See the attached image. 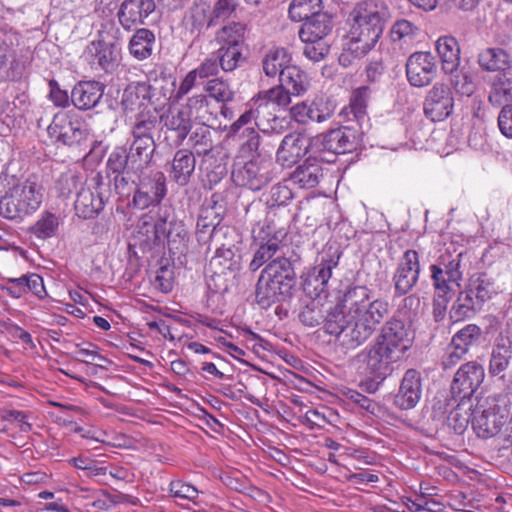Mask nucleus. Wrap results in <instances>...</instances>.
Masks as SVG:
<instances>
[{
    "instance_id": "4d7b16f0",
    "label": "nucleus",
    "mask_w": 512,
    "mask_h": 512,
    "mask_svg": "<svg viewBox=\"0 0 512 512\" xmlns=\"http://www.w3.org/2000/svg\"><path fill=\"white\" fill-rule=\"evenodd\" d=\"M300 322L310 328L317 327L321 323H325V318L322 308L315 299L304 306L298 315Z\"/></svg>"
},
{
    "instance_id": "4c0bfd02",
    "label": "nucleus",
    "mask_w": 512,
    "mask_h": 512,
    "mask_svg": "<svg viewBox=\"0 0 512 512\" xmlns=\"http://www.w3.org/2000/svg\"><path fill=\"white\" fill-rule=\"evenodd\" d=\"M291 56L282 47L272 48L266 52L262 59V69L267 77H280L282 70L290 66Z\"/></svg>"
},
{
    "instance_id": "37998d69",
    "label": "nucleus",
    "mask_w": 512,
    "mask_h": 512,
    "mask_svg": "<svg viewBox=\"0 0 512 512\" xmlns=\"http://www.w3.org/2000/svg\"><path fill=\"white\" fill-rule=\"evenodd\" d=\"M60 226L58 216L50 211H44L41 217L29 228L36 238L46 240L57 235Z\"/></svg>"
},
{
    "instance_id": "774afa93",
    "label": "nucleus",
    "mask_w": 512,
    "mask_h": 512,
    "mask_svg": "<svg viewBox=\"0 0 512 512\" xmlns=\"http://www.w3.org/2000/svg\"><path fill=\"white\" fill-rule=\"evenodd\" d=\"M468 352V350L451 340V343L447 348V352L442 360L443 368L450 369L454 367L464 359Z\"/></svg>"
},
{
    "instance_id": "f03ea898",
    "label": "nucleus",
    "mask_w": 512,
    "mask_h": 512,
    "mask_svg": "<svg viewBox=\"0 0 512 512\" xmlns=\"http://www.w3.org/2000/svg\"><path fill=\"white\" fill-rule=\"evenodd\" d=\"M412 337L405 323L396 317L386 321L375 343L366 351V371L371 378L382 382L393 371V363L404 357Z\"/></svg>"
},
{
    "instance_id": "bf43d9fd",
    "label": "nucleus",
    "mask_w": 512,
    "mask_h": 512,
    "mask_svg": "<svg viewBox=\"0 0 512 512\" xmlns=\"http://www.w3.org/2000/svg\"><path fill=\"white\" fill-rule=\"evenodd\" d=\"M260 98L266 100L265 105H276L284 108L291 103L292 94L280 83L266 91L260 92Z\"/></svg>"
},
{
    "instance_id": "bb28decb",
    "label": "nucleus",
    "mask_w": 512,
    "mask_h": 512,
    "mask_svg": "<svg viewBox=\"0 0 512 512\" xmlns=\"http://www.w3.org/2000/svg\"><path fill=\"white\" fill-rule=\"evenodd\" d=\"M472 416V427L477 436L483 439L497 435L505 423L504 416L495 409L475 410Z\"/></svg>"
},
{
    "instance_id": "09e8293b",
    "label": "nucleus",
    "mask_w": 512,
    "mask_h": 512,
    "mask_svg": "<svg viewBox=\"0 0 512 512\" xmlns=\"http://www.w3.org/2000/svg\"><path fill=\"white\" fill-rule=\"evenodd\" d=\"M322 0H292L288 13L291 20L301 22L307 17L321 13L323 9Z\"/></svg>"
},
{
    "instance_id": "6e6d98bb",
    "label": "nucleus",
    "mask_w": 512,
    "mask_h": 512,
    "mask_svg": "<svg viewBox=\"0 0 512 512\" xmlns=\"http://www.w3.org/2000/svg\"><path fill=\"white\" fill-rule=\"evenodd\" d=\"M304 44L303 54L313 62L323 60L330 51V43L328 39H309L301 40Z\"/></svg>"
},
{
    "instance_id": "c756f323",
    "label": "nucleus",
    "mask_w": 512,
    "mask_h": 512,
    "mask_svg": "<svg viewBox=\"0 0 512 512\" xmlns=\"http://www.w3.org/2000/svg\"><path fill=\"white\" fill-rule=\"evenodd\" d=\"M196 165L194 153L188 149H179L172 160L170 177L180 186L190 182Z\"/></svg>"
},
{
    "instance_id": "a878e982",
    "label": "nucleus",
    "mask_w": 512,
    "mask_h": 512,
    "mask_svg": "<svg viewBox=\"0 0 512 512\" xmlns=\"http://www.w3.org/2000/svg\"><path fill=\"white\" fill-rule=\"evenodd\" d=\"M104 90L99 81H79L71 91V103L79 110H90L98 105Z\"/></svg>"
},
{
    "instance_id": "69168bd1",
    "label": "nucleus",
    "mask_w": 512,
    "mask_h": 512,
    "mask_svg": "<svg viewBox=\"0 0 512 512\" xmlns=\"http://www.w3.org/2000/svg\"><path fill=\"white\" fill-rule=\"evenodd\" d=\"M81 185L80 178L75 174H62L56 181V190L59 196L68 198L73 192H77Z\"/></svg>"
},
{
    "instance_id": "393cba45",
    "label": "nucleus",
    "mask_w": 512,
    "mask_h": 512,
    "mask_svg": "<svg viewBox=\"0 0 512 512\" xmlns=\"http://www.w3.org/2000/svg\"><path fill=\"white\" fill-rule=\"evenodd\" d=\"M422 394L420 372L408 369L401 380L399 391L395 396V404L404 410L411 409L419 402Z\"/></svg>"
},
{
    "instance_id": "2f4dec72",
    "label": "nucleus",
    "mask_w": 512,
    "mask_h": 512,
    "mask_svg": "<svg viewBox=\"0 0 512 512\" xmlns=\"http://www.w3.org/2000/svg\"><path fill=\"white\" fill-rule=\"evenodd\" d=\"M156 144L153 137L134 138L127 153L130 157L131 167L139 170L149 169Z\"/></svg>"
},
{
    "instance_id": "2eb2a0df",
    "label": "nucleus",
    "mask_w": 512,
    "mask_h": 512,
    "mask_svg": "<svg viewBox=\"0 0 512 512\" xmlns=\"http://www.w3.org/2000/svg\"><path fill=\"white\" fill-rule=\"evenodd\" d=\"M154 229L157 238L162 235L167 239L169 251L182 253L187 248L189 233L185 224L174 216L171 217L167 209L159 213Z\"/></svg>"
},
{
    "instance_id": "f704fd0d",
    "label": "nucleus",
    "mask_w": 512,
    "mask_h": 512,
    "mask_svg": "<svg viewBox=\"0 0 512 512\" xmlns=\"http://www.w3.org/2000/svg\"><path fill=\"white\" fill-rule=\"evenodd\" d=\"M512 357V336L500 335L493 348L489 371L496 376L505 371Z\"/></svg>"
},
{
    "instance_id": "423d86ee",
    "label": "nucleus",
    "mask_w": 512,
    "mask_h": 512,
    "mask_svg": "<svg viewBox=\"0 0 512 512\" xmlns=\"http://www.w3.org/2000/svg\"><path fill=\"white\" fill-rule=\"evenodd\" d=\"M266 224L260 227L257 232L256 229L252 230L258 248L254 252L253 259L249 264L251 271H257L265 263L272 261L274 256L283 255L288 246L282 244V239L286 236V231L278 228L274 221L268 216Z\"/></svg>"
},
{
    "instance_id": "cd10ccee",
    "label": "nucleus",
    "mask_w": 512,
    "mask_h": 512,
    "mask_svg": "<svg viewBox=\"0 0 512 512\" xmlns=\"http://www.w3.org/2000/svg\"><path fill=\"white\" fill-rule=\"evenodd\" d=\"M302 22L298 31L300 40L327 39L333 29L332 17L326 12L316 13Z\"/></svg>"
},
{
    "instance_id": "dca6fc26",
    "label": "nucleus",
    "mask_w": 512,
    "mask_h": 512,
    "mask_svg": "<svg viewBox=\"0 0 512 512\" xmlns=\"http://www.w3.org/2000/svg\"><path fill=\"white\" fill-rule=\"evenodd\" d=\"M297 281L289 279L264 280L258 279L255 289V300L263 309H268L273 304L284 302L293 296Z\"/></svg>"
},
{
    "instance_id": "a18cd8bd",
    "label": "nucleus",
    "mask_w": 512,
    "mask_h": 512,
    "mask_svg": "<svg viewBox=\"0 0 512 512\" xmlns=\"http://www.w3.org/2000/svg\"><path fill=\"white\" fill-rule=\"evenodd\" d=\"M142 170L132 168L124 173L115 175L113 178L114 189L121 198L133 197L137 190V181L141 177Z\"/></svg>"
},
{
    "instance_id": "7ed1b4c3",
    "label": "nucleus",
    "mask_w": 512,
    "mask_h": 512,
    "mask_svg": "<svg viewBox=\"0 0 512 512\" xmlns=\"http://www.w3.org/2000/svg\"><path fill=\"white\" fill-rule=\"evenodd\" d=\"M389 310H381L378 304L368 312L345 314L343 307L335 305L327 311L324 331L335 336L336 342L347 350L364 344L388 316Z\"/></svg>"
},
{
    "instance_id": "c03bdc74",
    "label": "nucleus",
    "mask_w": 512,
    "mask_h": 512,
    "mask_svg": "<svg viewBox=\"0 0 512 512\" xmlns=\"http://www.w3.org/2000/svg\"><path fill=\"white\" fill-rule=\"evenodd\" d=\"M246 25L232 21L216 33V41L220 46H244Z\"/></svg>"
},
{
    "instance_id": "72a5a7b5",
    "label": "nucleus",
    "mask_w": 512,
    "mask_h": 512,
    "mask_svg": "<svg viewBox=\"0 0 512 512\" xmlns=\"http://www.w3.org/2000/svg\"><path fill=\"white\" fill-rule=\"evenodd\" d=\"M220 219L216 215L213 207L202 208L196 223V239L200 245H206L213 236L220 232L218 228Z\"/></svg>"
},
{
    "instance_id": "4468645a",
    "label": "nucleus",
    "mask_w": 512,
    "mask_h": 512,
    "mask_svg": "<svg viewBox=\"0 0 512 512\" xmlns=\"http://www.w3.org/2000/svg\"><path fill=\"white\" fill-rule=\"evenodd\" d=\"M47 133L55 142L66 146H80L88 137L84 122L66 116H55L47 128Z\"/></svg>"
},
{
    "instance_id": "39448f33",
    "label": "nucleus",
    "mask_w": 512,
    "mask_h": 512,
    "mask_svg": "<svg viewBox=\"0 0 512 512\" xmlns=\"http://www.w3.org/2000/svg\"><path fill=\"white\" fill-rule=\"evenodd\" d=\"M363 132L356 127L343 126L312 137L313 157L333 162L337 154L352 152L362 140Z\"/></svg>"
},
{
    "instance_id": "e2e57ef3",
    "label": "nucleus",
    "mask_w": 512,
    "mask_h": 512,
    "mask_svg": "<svg viewBox=\"0 0 512 512\" xmlns=\"http://www.w3.org/2000/svg\"><path fill=\"white\" fill-rule=\"evenodd\" d=\"M481 336V329L475 324H468L461 330H459L452 338L454 343L462 346L466 350H470L474 346Z\"/></svg>"
},
{
    "instance_id": "a211bd4d",
    "label": "nucleus",
    "mask_w": 512,
    "mask_h": 512,
    "mask_svg": "<svg viewBox=\"0 0 512 512\" xmlns=\"http://www.w3.org/2000/svg\"><path fill=\"white\" fill-rule=\"evenodd\" d=\"M437 73L435 57L430 52H415L406 62V75L409 83L423 87L432 82Z\"/></svg>"
},
{
    "instance_id": "6e6552de",
    "label": "nucleus",
    "mask_w": 512,
    "mask_h": 512,
    "mask_svg": "<svg viewBox=\"0 0 512 512\" xmlns=\"http://www.w3.org/2000/svg\"><path fill=\"white\" fill-rule=\"evenodd\" d=\"M273 163L259 155L247 162L233 164L231 179L236 186L259 191L272 182Z\"/></svg>"
},
{
    "instance_id": "338daca9",
    "label": "nucleus",
    "mask_w": 512,
    "mask_h": 512,
    "mask_svg": "<svg viewBox=\"0 0 512 512\" xmlns=\"http://www.w3.org/2000/svg\"><path fill=\"white\" fill-rule=\"evenodd\" d=\"M209 6L205 3L195 4L190 9L189 21L191 22L192 28L200 31L204 26L208 25L210 18Z\"/></svg>"
},
{
    "instance_id": "603ef678",
    "label": "nucleus",
    "mask_w": 512,
    "mask_h": 512,
    "mask_svg": "<svg viewBox=\"0 0 512 512\" xmlns=\"http://www.w3.org/2000/svg\"><path fill=\"white\" fill-rule=\"evenodd\" d=\"M489 101L494 104L512 102V72H505L494 81Z\"/></svg>"
},
{
    "instance_id": "412c9836",
    "label": "nucleus",
    "mask_w": 512,
    "mask_h": 512,
    "mask_svg": "<svg viewBox=\"0 0 512 512\" xmlns=\"http://www.w3.org/2000/svg\"><path fill=\"white\" fill-rule=\"evenodd\" d=\"M290 114L299 124H308L310 122L321 123L332 116L333 108L329 101L323 97H316L310 103L307 101L297 103L291 107Z\"/></svg>"
},
{
    "instance_id": "9d476101",
    "label": "nucleus",
    "mask_w": 512,
    "mask_h": 512,
    "mask_svg": "<svg viewBox=\"0 0 512 512\" xmlns=\"http://www.w3.org/2000/svg\"><path fill=\"white\" fill-rule=\"evenodd\" d=\"M120 29L114 21L102 24L99 38L88 46V51L95 57L99 66L106 72L117 66L119 51L117 42L120 39Z\"/></svg>"
},
{
    "instance_id": "473e14b6",
    "label": "nucleus",
    "mask_w": 512,
    "mask_h": 512,
    "mask_svg": "<svg viewBox=\"0 0 512 512\" xmlns=\"http://www.w3.org/2000/svg\"><path fill=\"white\" fill-rule=\"evenodd\" d=\"M436 50L441 60L442 70L453 74L460 64V47L452 36L440 37L436 42Z\"/></svg>"
},
{
    "instance_id": "680f3d73",
    "label": "nucleus",
    "mask_w": 512,
    "mask_h": 512,
    "mask_svg": "<svg viewBox=\"0 0 512 512\" xmlns=\"http://www.w3.org/2000/svg\"><path fill=\"white\" fill-rule=\"evenodd\" d=\"M156 115L150 112L140 113L132 127V135L134 138L153 137L152 131L156 128Z\"/></svg>"
},
{
    "instance_id": "0eeeda50",
    "label": "nucleus",
    "mask_w": 512,
    "mask_h": 512,
    "mask_svg": "<svg viewBox=\"0 0 512 512\" xmlns=\"http://www.w3.org/2000/svg\"><path fill=\"white\" fill-rule=\"evenodd\" d=\"M341 251L335 244H326L320 253L319 263L307 274L303 281V291L310 299H316L326 292L332 270L337 267Z\"/></svg>"
},
{
    "instance_id": "0e129e2a",
    "label": "nucleus",
    "mask_w": 512,
    "mask_h": 512,
    "mask_svg": "<svg viewBox=\"0 0 512 512\" xmlns=\"http://www.w3.org/2000/svg\"><path fill=\"white\" fill-rule=\"evenodd\" d=\"M238 0H217L210 13L208 25L213 26L217 21L229 18L236 10Z\"/></svg>"
},
{
    "instance_id": "de8ad7c7",
    "label": "nucleus",
    "mask_w": 512,
    "mask_h": 512,
    "mask_svg": "<svg viewBox=\"0 0 512 512\" xmlns=\"http://www.w3.org/2000/svg\"><path fill=\"white\" fill-rule=\"evenodd\" d=\"M189 141L192 147L196 149L198 155H207L213 147L211 127L206 125V122H199L190 131Z\"/></svg>"
},
{
    "instance_id": "7c9ffc66",
    "label": "nucleus",
    "mask_w": 512,
    "mask_h": 512,
    "mask_svg": "<svg viewBox=\"0 0 512 512\" xmlns=\"http://www.w3.org/2000/svg\"><path fill=\"white\" fill-rule=\"evenodd\" d=\"M318 159L309 156L303 164L293 171L290 180L300 188L310 189L316 187L323 177V169Z\"/></svg>"
},
{
    "instance_id": "052dcab7",
    "label": "nucleus",
    "mask_w": 512,
    "mask_h": 512,
    "mask_svg": "<svg viewBox=\"0 0 512 512\" xmlns=\"http://www.w3.org/2000/svg\"><path fill=\"white\" fill-rule=\"evenodd\" d=\"M130 165V157L124 147H116L107 159V169L115 175L126 172Z\"/></svg>"
},
{
    "instance_id": "f257e3e1",
    "label": "nucleus",
    "mask_w": 512,
    "mask_h": 512,
    "mask_svg": "<svg viewBox=\"0 0 512 512\" xmlns=\"http://www.w3.org/2000/svg\"><path fill=\"white\" fill-rule=\"evenodd\" d=\"M350 17L353 23L343 38L339 56V63L345 67L365 56L378 43L387 23L388 9L380 0H363L354 6Z\"/></svg>"
},
{
    "instance_id": "13d9d810",
    "label": "nucleus",
    "mask_w": 512,
    "mask_h": 512,
    "mask_svg": "<svg viewBox=\"0 0 512 512\" xmlns=\"http://www.w3.org/2000/svg\"><path fill=\"white\" fill-rule=\"evenodd\" d=\"M205 91L217 102L226 103L234 98V91L230 88V85L220 78L209 80L206 83Z\"/></svg>"
},
{
    "instance_id": "ea45409f",
    "label": "nucleus",
    "mask_w": 512,
    "mask_h": 512,
    "mask_svg": "<svg viewBox=\"0 0 512 512\" xmlns=\"http://www.w3.org/2000/svg\"><path fill=\"white\" fill-rule=\"evenodd\" d=\"M478 63L486 71L505 70L510 66L511 57L502 48H486L479 53Z\"/></svg>"
},
{
    "instance_id": "49530a36",
    "label": "nucleus",
    "mask_w": 512,
    "mask_h": 512,
    "mask_svg": "<svg viewBox=\"0 0 512 512\" xmlns=\"http://www.w3.org/2000/svg\"><path fill=\"white\" fill-rule=\"evenodd\" d=\"M370 96V89L366 86H362L353 91L352 96L350 98L349 103V112L347 114H351L355 121L359 126V130L361 129L362 123L367 118V103Z\"/></svg>"
},
{
    "instance_id": "f8f14e48",
    "label": "nucleus",
    "mask_w": 512,
    "mask_h": 512,
    "mask_svg": "<svg viewBox=\"0 0 512 512\" xmlns=\"http://www.w3.org/2000/svg\"><path fill=\"white\" fill-rule=\"evenodd\" d=\"M483 379L484 369L479 363L469 361L463 364L456 372L451 383V400H470V397L481 385Z\"/></svg>"
},
{
    "instance_id": "aec40b11",
    "label": "nucleus",
    "mask_w": 512,
    "mask_h": 512,
    "mask_svg": "<svg viewBox=\"0 0 512 512\" xmlns=\"http://www.w3.org/2000/svg\"><path fill=\"white\" fill-rule=\"evenodd\" d=\"M154 0H123L117 12L119 24L126 31L144 25L145 20L155 11Z\"/></svg>"
},
{
    "instance_id": "f3484780",
    "label": "nucleus",
    "mask_w": 512,
    "mask_h": 512,
    "mask_svg": "<svg viewBox=\"0 0 512 512\" xmlns=\"http://www.w3.org/2000/svg\"><path fill=\"white\" fill-rule=\"evenodd\" d=\"M454 108L451 89L442 83H436L427 93L424 101V113L431 121H443L448 118Z\"/></svg>"
},
{
    "instance_id": "1a4fd4ad",
    "label": "nucleus",
    "mask_w": 512,
    "mask_h": 512,
    "mask_svg": "<svg viewBox=\"0 0 512 512\" xmlns=\"http://www.w3.org/2000/svg\"><path fill=\"white\" fill-rule=\"evenodd\" d=\"M167 194L166 176L158 170H142L141 177L137 181V190L128 207L136 210H144L150 206L161 203Z\"/></svg>"
},
{
    "instance_id": "b1692460",
    "label": "nucleus",
    "mask_w": 512,
    "mask_h": 512,
    "mask_svg": "<svg viewBox=\"0 0 512 512\" xmlns=\"http://www.w3.org/2000/svg\"><path fill=\"white\" fill-rule=\"evenodd\" d=\"M371 291L366 286L350 287L343 296L344 307L347 308L345 314H358L368 312L375 304L379 305L381 310H389V303L384 299H375L370 301Z\"/></svg>"
},
{
    "instance_id": "79ce46f5",
    "label": "nucleus",
    "mask_w": 512,
    "mask_h": 512,
    "mask_svg": "<svg viewBox=\"0 0 512 512\" xmlns=\"http://www.w3.org/2000/svg\"><path fill=\"white\" fill-rule=\"evenodd\" d=\"M467 285L483 305L498 293L494 279L485 272L473 274Z\"/></svg>"
},
{
    "instance_id": "c9c22d12",
    "label": "nucleus",
    "mask_w": 512,
    "mask_h": 512,
    "mask_svg": "<svg viewBox=\"0 0 512 512\" xmlns=\"http://www.w3.org/2000/svg\"><path fill=\"white\" fill-rule=\"evenodd\" d=\"M165 127L175 133V142L181 145L192 130V119L182 107L170 110L165 118Z\"/></svg>"
},
{
    "instance_id": "5fc2aeb1",
    "label": "nucleus",
    "mask_w": 512,
    "mask_h": 512,
    "mask_svg": "<svg viewBox=\"0 0 512 512\" xmlns=\"http://www.w3.org/2000/svg\"><path fill=\"white\" fill-rule=\"evenodd\" d=\"M450 84L456 93L462 96H471L476 89L473 77L469 71L458 69L451 74Z\"/></svg>"
},
{
    "instance_id": "5701e85b",
    "label": "nucleus",
    "mask_w": 512,
    "mask_h": 512,
    "mask_svg": "<svg viewBox=\"0 0 512 512\" xmlns=\"http://www.w3.org/2000/svg\"><path fill=\"white\" fill-rule=\"evenodd\" d=\"M455 407L449 412L446 417V423L449 428H451L455 434L461 435L465 432L468 427L470 421V415L467 410L462 412V406L465 404V401H453L449 400L447 396L438 397L433 404V413L434 417L444 416L447 412V407L455 404Z\"/></svg>"
},
{
    "instance_id": "c85d7f7f",
    "label": "nucleus",
    "mask_w": 512,
    "mask_h": 512,
    "mask_svg": "<svg viewBox=\"0 0 512 512\" xmlns=\"http://www.w3.org/2000/svg\"><path fill=\"white\" fill-rule=\"evenodd\" d=\"M483 306L484 305L474 294L473 289L467 285L466 288L458 294L457 299L452 305L449 312L450 318L453 322L472 318Z\"/></svg>"
},
{
    "instance_id": "58836bf2",
    "label": "nucleus",
    "mask_w": 512,
    "mask_h": 512,
    "mask_svg": "<svg viewBox=\"0 0 512 512\" xmlns=\"http://www.w3.org/2000/svg\"><path fill=\"white\" fill-rule=\"evenodd\" d=\"M156 38L154 33L146 28L137 29L129 42L130 54L138 59L144 60L152 55Z\"/></svg>"
},
{
    "instance_id": "8fccbe9b",
    "label": "nucleus",
    "mask_w": 512,
    "mask_h": 512,
    "mask_svg": "<svg viewBox=\"0 0 512 512\" xmlns=\"http://www.w3.org/2000/svg\"><path fill=\"white\" fill-rule=\"evenodd\" d=\"M181 107L186 110L192 120L198 122L209 121V116L212 114L208 97L205 94L189 97L186 104Z\"/></svg>"
},
{
    "instance_id": "6ab92c4d",
    "label": "nucleus",
    "mask_w": 512,
    "mask_h": 512,
    "mask_svg": "<svg viewBox=\"0 0 512 512\" xmlns=\"http://www.w3.org/2000/svg\"><path fill=\"white\" fill-rule=\"evenodd\" d=\"M307 153L313 156L312 138L300 133H289L281 141L276 152V161L283 167H291Z\"/></svg>"
},
{
    "instance_id": "9b49d317",
    "label": "nucleus",
    "mask_w": 512,
    "mask_h": 512,
    "mask_svg": "<svg viewBox=\"0 0 512 512\" xmlns=\"http://www.w3.org/2000/svg\"><path fill=\"white\" fill-rule=\"evenodd\" d=\"M94 190L89 187H81L77 191L74 203L75 213L83 219L95 218L103 209L109 199V191L103 183L100 174L93 177Z\"/></svg>"
},
{
    "instance_id": "20e7f679",
    "label": "nucleus",
    "mask_w": 512,
    "mask_h": 512,
    "mask_svg": "<svg viewBox=\"0 0 512 512\" xmlns=\"http://www.w3.org/2000/svg\"><path fill=\"white\" fill-rule=\"evenodd\" d=\"M44 188L36 177H29L10 187L0 199V215L9 220L22 221L41 206Z\"/></svg>"
},
{
    "instance_id": "ddd939ff",
    "label": "nucleus",
    "mask_w": 512,
    "mask_h": 512,
    "mask_svg": "<svg viewBox=\"0 0 512 512\" xmlns=\"http://www.w3.org/2000/svg\"><path fill=\"white\" fill-rule=\"evenodd\" d=\"M419 254L416 250H406L399 259L392 281L395 296L407 295L417 284L420 276Z\"/></svg>"
},
{
    "instance_id": "a19ab883",
    "label": "nucleus",
    "mask_w": 512,
    "mask_h": 512,
    "mask_svg": "<svg viewBox=\"0 0 512 512\" xmlns=\"http://www.w3.org/2000/svg\"><path fill=\"white\" fill-rule=\"evenodd\" d=\"M210 266L215 273L225 274L226 271L234 273L240 269V256L236 255L231 247L222 245L217 248L215 256L210 261Z\"/></svg>"
},
{
    "instance_id": "864d4df0",
    "label": "nucleus",
    "mask_w": 512,
    "mask_h": 512,
    "mask_svg": "<svg viewBox=\"0 0 512 512\" xmlns=\"http://www.w3.org/2000/svg\"><path fill=\"white\" fill-rule=\"evenodd\" d=\"M431 279L435 289L434 296L450 297L454 291V286H459V283L450 281L447 276L442 273L441 264H432L430 266Z\"/></svg>"
},
{
    "instance_id": "e433bc0d",
    "label": "nucleus",
    "mask_w": 512,
    "mask_h": 512,
    "mask_svg": "<svg viewBox=\"0 0 512 512\" xmlns=\"http://www.w3.org/2000/svg\"><path fill=\"white\" fill-rule=\"evenodd\" d=\"M279 83L284 86L293 96L304 94L309 87L307 74L296 65H290L282 70Z\"/></svg>"
},
{
    "instance_id": "3c124183",
    "label": "nucleus",
    "mask_w": 512,
    "mask_h": 512,
    "mask_svg": "<svg viewBox=\"0 0 512 512\" xmlns=\"http://www.w3.org/2000/svg\"><path fill=\"white\" fill-rule=\"evenodd\" d=\"M243 46H220L216 51L220 67L225 72L234 71L246 60L242 53Z\"/></svg>"
},
{
    "instance_id": "4be33fe9",
    "label": "nucleus",
    "mask_w": 512,
    "mask_h": 512,
    "mask_svg": "<svg viewBox=\"0 0 512 512\" xmlns=\"http://www.w3.org/2000/svg\"><path fill=\"white\" fill-rule=\"evenodd\" d=\"M300 261V256L292 249H287L283 255H277L261 271L258 279L297 281L295 264Z\"/></svg>"
}]
</instances>
